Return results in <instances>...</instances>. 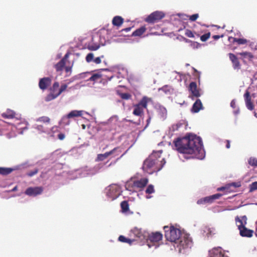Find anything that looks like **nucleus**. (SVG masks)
Returning a JSON list of instances; mask_svg holds the SVG:
<instances>
[{"instance_id":"obj_1","label":"nucleus","mask_w":257,"mask_h":257,"mask_svg":"<svg viewBox=\"0 0 257 257\" xmlns=\"http://www.w3.org/2000/svg\"><path fill=\"white\" fill-rule=\"evenodd\" d=\"M176 150L179 153L187 154L200 153L202 143L200 137L189 134L185 137L177 138L173 142Z\"/></svg>"},{"instance_id":"obj_2","label":"nucleus","mask_w":257,"mask_h":257,"mask_svg":"<svg viewBox=\"0 0 257 257\" xmlns=\"http://www.w3.org/2000/svg\"><path fill=\"white\" fill-rule=\"evenodd\" d=\"M162 151H154L144 162L143 171L152 174L161 170L166 163L165 158L161 156Z\"/></svg>"},{"instance_id":"obj_3","label":"nucleus","mask_w":257,"mask_h":257,"mask_svg":"<svg viewBox=\"0 0 257 257\" xmlns=\"http://www.w3.org/2000/svg\"><path fill=\"white\" fill-rule=\"evenodd\" d=\"M164 229L165 237L168 240L171 242H176L183 234L179 229L175 228L173 226H165L164 227Z\"/></svg>"},{"instance_id":"obj_4","label":"nucleus","mask_w":257,"mask_h":257,"mask_svg":"<svg viewBox=\"0 0 257 257\" xmlns=\"http://www.w3.org/2000/svg\"><path fill=\"white\" fill-rule=\"evenodd\" d=\"M175 243L177 244V247L179 248L180 252L182 249L191 248L193 244L192 239L189 235L185 233H183L178 240Z\"/></svg>"},{"instance_id":"obj_5","label":"nucleus","mask_w":257,"mask_h":257,"mask_svg":"<svg viewBox=\"0 0 257 257\" xmlns=\"http://www.w3.org/2000/svg\"><path fill=\"white\" fill-rule=\"evenodd\" d=\"M149 100L148 97L144 96L138 104L134 105L133 114L136 116H142L144 114V109L147 108Z\"/></svg>"},{"instance_id":"obj_6","label":"nucleus","mask_w":257,"mask_h":257,"mask_svg":"<svg viewBox=\"0 0 257 257\" xmlns=\"http://www.w3.org/2000/svg\"><path fill=\"white\" fill-rule=\"evenodd\" d=\"M165 16V15L163 12L157 11L149 15L145 19V21L149 23H155L162 20Z\"/></svg>"},{"instance_id":"obj_7","label":"nucleus","mask_w":257,"mask_h":257,"mask_svg":"<svg viewBox=\"0 0 257 257\" xmlns=\"http://www.w3.org/2000/svg\"><path fill=\"white\" fill-rule=\"evenodd\" d=\"M162 234L158 232H153L149 234L147 239L148 246L151 247L152 246L155 245V243H158L162 239Z\"/></svg>"},{"instance_id":"obj_8","label":"nucleus","mask_w":257,"mask_h":257,"mask_svg":"<svg viewBox=\"0 0 257 257\" xmlns=\"http://www.w3.org/2000/svg\"><path fill=\"white\" fill-rule=\"evenodd\" d=\"M106 195L111 200L116 199L120 195L119 187L115 185L110 186Z\"/></svg>"},{"instance_id":"obj_9","label":"nucleus","mask_w":257,"mask_h":257,"mask_svg":"<svg viewBox=\"0 0 257 257\" xmlns=\"http://www.w3.org/2000/svg\"><path fill=\"white\" fill-rule=\"evenodd\" d=\"M155 109L158 118L161 120H164L167 117V110L165 107L160 104H157Z\"/></svg>"},{"instance_id":"obj_10","label":"nucleus","mask_w":257,"mask_h":257,"mask_svg":"<svg viewBox=\"0 0 257 257\" xmlns=\"http://www.w3.org/2000/svg\"><path fill=\"white\" fill-rule=\"evenodd\" d=\"M43 191L42 187H29L25 191V194L30 196H36L41 194Z\"/></svg>"},{"instance_id":"obj_11","label":"nucleus","mask_w":257,"mask_h":257,"mask_svg":"<svg viewBox=\"0 0 257 257\" xmlns=\"http://www.w3.org/2000/svg\"><path fill=\"white\" fill-rule=\"evenodd\" d=\"M239 234L242 237H251L253 236V230L248 229L245 226L238 225Z\"/></svg>"},{"instance_id":"obj_12","label":"nucleus","mask_w":257,"mask_h":257,"mask_svg":"<svg viewBox=\"0 0 257 257\" xmlns=\"http://www.w3.org/2000/svg\"><path fill=\"white\" fill-rule=\"evenodd\" d=\"M228 55L232 63L233 68L234 70H239L241 68V64L237 56L231 53H228Z\"/></svg>"},{"instance_id":"obj_13","label":"nucleus","mask_w":257,"mask_h":257,"mask_svg":"<svg viewBox=\"0 0 257 257\" xmlns=\"http://www.w3.org/2000/svg\"><path fill=\"white\" fill-rule=\"evenodd\" d=\"M189 90L191 92L193 97H199L200 96L199 90L197 88V84L195 82H191L189 86Z\"/></svg>"},{"instance_id":"obj_14","label":"nucleus","mask_w":257,"mask_h":257,"mask_svg":"<svg viewBox=\"0 0 257 257\" xmlns=\"http://www.w3.org/2000/svg\"><path fill=\"white\" fill-rule=\"evenodd\" d=\"M52 80L50 77H44L39 80V86L43 90L46 89L51 85Z\"/></svg>"},{"instance_id":"obj_15","label":"nucleus","mask_w":257,"mask_h":257,"mask_svg":"<svg viewBox=\"0 0 257 257\" xmlns=\"http://www.w3.org/2000/svg\"><path fill=\"white\" fill-rule=\"evenodd\" d=\"M118 150H119V148L116 147L109 152H105L104 154H98L97 156L96 161H102L105 159L107 158L109 156L115 153Z\"/></svg>"},{"instance_id":"obj_16","label":"nucleus","mask_w":257,"mask_h":257,"mask_svg":"<svg viewBox=\"0 0 257 257\" xmlns=\"http://www.w3.org/2000/svg\"><path fill=\"white\" fill-rule=\"evenodd\" d=\"M244 98L246 107L249 110H252L254 109V105L251 102V96L248 91H246L244 94Z\"/></svg>"},{"instance_id":"obj_17","label":"nucleus","mask_w":257,"mask_h":257,"mask_svg":"<svg viewBox=\"0 0 257 257\" xmlns=\"http://www.w3.org/2000/svg\"><path fill=\"white\" fill-rule=\"evenodd\" d=\"M83 114L82 110H74L70 111L67 115L63 116V120H67L71 118L81 116Z\"/></svg>"},{"instance_id":"obj_18","label":"nucleus","mask_w":257,"mask_h":257,"mask_svg":"<svg viewBox=\"0 0 257 257\" xmlns=\"http://www.w3.org/2000/svg\"><path fill=\"white\" fill-rule=\"evenodd\" d=\"M132 232L137 239L141 240L145 239L146 237V236L143 233L141 229L135 227L132 230Z\"/></svg>"},{"instance_id":"obj_19","label":"nucleus","mask_w":257,"mask_h":257,"mask_svg":"<svg viewBox=\"0 0 257 257\" xmlns=\"http://www.w3.org/2000/svg\"><path fill=\"white\" fill-rule=\"evenodd\" d=\"M210 257H227L222 251L221 247L213 248L210 253Z\"/></svg>"},{"instance_id":"obj_20","label":"nucleus","mask_w":257,"mask_h":257,"mask_svg":"<svg viewBox=\"0 0 257 257\" xmlns=\"http://www.w3.org/2000/svg\"><path fill=\"white\" fill-rule=\"evenodd\" d=\"M148 179L147 178H143L139 180L135 181L134 182V185L138 188L142 189L144 188L148 183Z\"/></svg>"},{"instance_id":"obj_21","label":"nucleus","mask_w":257,"mask_h":257,"mask_svg":"<svg viewBox=\"0 0 257 257\" xmlns=\"http://www.w3.org/2000/svg\"><path fill=\"white\" fill-rule=\"evenodd\" d=\"M203 106L201 100L197 99L193 105L191 111L193 112L197 113L202 109Z\"/></svg>"},{"instance_id":"obj_22","label":"nucleus","mask_w":257,"mask_h":257,"mask_svg":"<svg viewBox=\"0 0 257 257\" xmlns=\"http://www.w3.org/2000/svg\"><path fill=\"white\" fill-rule=\"evenodd\" d=\"M222 194L220 193H217L209 196H207L204 197L205 199L206 203H211L215 200L219 199L221 196H222Z\"/></svg>"},{"instance_id":"obj_23","label":"nucleus","mask_w":257,"mask_h":257,"mask_svg":"<svg viewBox=\"0 0 257 257\" xmlns=\"http://www.w3.org/2000/svg\"><path fill=\"white\" fill-rule=\"evenodd\" d=\"M89 74H90V72H89L81 73L78 74V75L75 76L70 78V79L67 80L66 84H67V85H69L76 79L84 78L86 76V75H88Z\"/></svg>"},{"instance_id":"obj_24","label":"nucleus","mask_w":257,"mask_h":257,"mask_svg":"<svg viewBox=\"0 0 257 257\" xmlns=\"http://www.w3.org/2000/svg\"><path fill=\"white\" fill-rule=\"evenodd\" d=\"M232 40V43H237L238 45H244L247 44L248 41L244 38H236L232 37H229L228 40Z\"/></svg>"},{"instance_id":"obj_25","label":"nucleus","mask_w":257,"mask_h":257,"mask_svg":"<svg viewBox=\"0 0 257 257\" xmlns=\"http://www.w3.org/2000/svg\"><path fill=\"white\" fill-rule=\"evenodd\" d=\"M123 23V19L120 16H115L112 21L113 26L120 27Z\"/></svg>"},{"instance_id":"obj_26","label":"nucleus","mask_w":257,"mask_h":257,"mask_svg":"<svg viewBox=\"0 0 257 257\" xmlns=\"http://www.w3.org/2000/svg\"><path fill=\"white\" fill-rule=\"evenodd\" d=\"M235 220L237 226L240 225V226H245L246 224L247 218L246 216H243L241 217V218L238 216H236L235 218Z\"/></svg>"},{"instance_id":"obj_27","label":"nucleus","mask_w":257,"mask_h":257,"mask_svg":"<svg viewBox=\"0 0 257 257\" xmlns=\"http://www.w3.org/2000/svg\"><path fill=\"white\" fill-rule=\"evenodd\" d=\"M35 129L40 134L45 133L47 134H50L49 130L48 128L43 125H36L35 127Z\"/></svg>"},{"instance_id":"obj_28","label":"nucleus","mask_w":257,"mask_h":257,"mask_svg":"<svg viewBox=\"0 0 257 257\" xmlns=\"http://www.w3.org/2000/svg\"><path fill=\"white\" fill-rule=\"evenodd\" d=\"M15 112L11 109H8L5 112L2 114V116L3 118L11 119L15 117Z\"/></svg>"},{"instance_id":"obj_29","label":"nucleus","mask_w":257,"mask_h":257,"mask_svg":"<svg viewBox=\"0 0 257 257\" xmlns=\"http://www.w3.org/2000/svg\"><path fill=\"white\" fill-rule=\"evenodd\" d=\"M146 30V28L145 26H142L140 28L137 29L133 33L132 36H141L142 35Z\"/></svg>"},{"instance_id":"obj_30","label":"nucleus","mask_w":257,"mask_h":257,"mask_svg":"<svg viewBox=\"0 0 257 257\" xmlns=\"http://www.w3.org/2000/svg\"><path fill=\"white\" fill-rule=\"evenodd\" d=\"M15 169L11 168L0 167V174L7 175L11 174Z\"/></svg>"},{"instance_id":"obj_31","label":"nucleus","mask_w":257,"mask_h":257,"mask_svg":"<svg viewBox=\"0 0 257 257\" xmlns=\"http://www.w3.org/2000/svg\"><path fill=\"white\" fill-rule=\"evenodd\" d=\"M65 62L63 60H61L58 63L55 65L54 67L57 72L61 71L65 65Z\"/></svg>"},{"instance_id":"obj_32","label":"nucleus","mask_w":257,"mask_h":257,"mask_svg":"<svg viewBox=\"0 0 257 257\" xmlns=\"http://www.w3.org/2000/svg\"><path fill=\"white\" fill-rule=\"evenodd\" d=\"M102 77V75L99 73L93 74L88 79V81L93 82H97Z\"/></svg>"},{"instance_id":"obj_33","label":"nucleus","mask_w":257,"mask_h":257,"mask_svg":"<svg viewBox=\"0 0 257 257\" xmlns=\"http://www.w3.org/2000/svg\"><path fill=\"white\" fill-rule=\"evenodd\" d=\"M118 240L122 242L128 243V244H131L134 241L137 240V239H131L126 238L125 236L123 235H120L118 237Z\"/></svg>"},{"instance_id":"obj_34","label":"nucleus","mask_w":257,"mask_h":257,"mask_svg":"<svg viewBox=\"0 0 257 257\" xmlns=\"http://www.w3.org/2000/svg\"><path fill=\"white\" fill-rule=\"evenodd\" d=\"M58 96V95L57 93H54L53 92H52L51 93L48 94L46 97H45V101H50L51 100H52L56 98H57Z\"/></svg>"},{"instance_id":"obj_35","label":"nucleus","mask_w":257,"mask_h":257,"mask_svg":"<svg viewBox=\"0 0 257 257\" xmlns=\"http://www.w3.org/2000/svg\"><path fill=\"white\" fill-rule=\"evenodd\" d=\"M122 212H126L129 210V205L126 201H123L120 203Z\"/></svg>"},{"instance_id":"obj_36","label":"nucleus","mask_w":257,"mask_h":257,"mask_svg":"<svg viewBox=\"0 0 257 257\" xmlns=\"http://www.w3.org/2000/svg\"><path fill=\"white\" fill-rule=\"evenodd\" d=\"M37 121L42 122L45 123H50L51 121L50 118L46 116H43L37 119Z\"/></svg>"},{"instance_id":"obj_37","label":"nucleus","mask_w":257,"mask_h":257,"mask_svg":"<svg viewBox=\"0 0 257 257\" xmlns=\"http://www.w3.org/2000/svg\"><path fill=\"white\" fill-rule=\"evenodd\" d=\"M238 54L243 57L244 58H247L250 60H251L253 58V55L250 52H248L238 53Z\"/></svg>"},{"instance_id":"obj_38","label":"nucleus","mask_w":257,"mask_h":257,"mask_svg":"<svg viewBox=\"0 0 257 257\" xmlns=\"http://www.w3.org/2000/svg\"><path fill=\"white\" fill-rule=\"evenodd\" d=\"M248 164L253 167H257V159L255 158L251 157L248 161Z\"/></svg>"},{"instance_id":"obj_39","label":"nucleus","mask_w":257,"mask_h":257,"mask_svg":"<svg viewBox=\"0 0 257 257\" xmlns=\"http://www.w3.org/2000/svg\"><path fill=\"white\" fill-rule=\"evenodd\" d=\"M155 189L153 185H149L147 189L146 190V193L148 194H152L154 193Z\"/></svg>"},{"instance_id":"obj_40","label":"nucleus","mask_w":257,"mask_h":257,"mask_svg":"<svg viewBox=\"0 0 257 257\" xmlns=\"http://www.w3.org/2000/svg\"><path fill=\"white\" fill-rule=\"evenodd\" d=\"M58 131V126H56V125H54L53 126H52L51 128V130L49 131V132H50V134H49V135H50L51 136L53 137L54 136V134Z\"/></svg>"},{"instance_id":"obj_41","label":"nucleus","mask_w":257,"mask_h":257,"mask_svg":"<svg viewBox=\"0 0 257 257\" xmlns=\"http://www.w3.org/2000/svg\"><path fill=\"white\" fill-rule=\"evenodd\" d=\"M257 190V182H254L249 185V192H253Z\"/></svg>"},{"instance_id":"obj_42","label":"nucleus","mask_w":257,"mask_h":257,"mask_svg":"<svg viewBox=\"0 0 257 257\" xmlns=\"http://www.w3.org/2000/svg\"><path fill=\"white\" fill-rule=\"evenodd\" d=\"M210 37V32H208L207 33H206L203 35H202L201 37H200V40H201V41L202 42H205L206 41L207 39H208Z\"/></svg>"},{"instance_id":"obj_43","label":"nucleus","mask_w":257,"mask_h":257,"mask_svg":"<svg viewBox=\"0 0 257 257\" xmlns=\"http://www.w3.org/2000/svg\"><path fill=\"white\" fill-rule=\"evenodd\" d=\"M67 86H68V85L66 84H62L61 86V87H60V89L59 90L58 92H57L58 96L60 95L63 91L66 90V89L67 88Z\"/></svg>"},{"instance_id":"obj_44","label":"nucleus","mask_w":257,"mask_h":257,"mask_svg":"<svg viewBox=\"0 0 257 257\" xmlns=\"http://www.w3.org/2000/svg\"><path fill=\"white\" fill-rule=\"evenodd\" d=\"M65 70L66 72V77H69L71 74L72 72V66H66L65 67Z\"/></svg>"},{"instance_id":"obj_45","label":"nucleus","mask_w":257,"mask_h":257,"mask_svg":"<svg viewBox=\"0 0 257 257\" xmlns=\"http://www.w3.org/2000/svg\"><path fill=\"white\" fill-rule=\"evenodd\" d=\"M121 98L123 99H129L131 97V95L128 93H122L120 94Z\"/></svg>"},{"instance_id":"obj_46","label":"nucleus","mask_w":257,"mask_h":257,"mask_svg":"<svg viewBox=\"0 0 257 257\" xmlns=\"http://www.w3.org/2000/svg\"><path fill=\"white\" fill-rule=\"evenodd\" d=\"M38 172V169H35L33 170L29 171L27 173V175L29 177H32L34 175L37 174Z\"/></svg>"},{"instance_id":"obj_47","label":"nucleus","mask_w":257,"mask_h":257,"mask_svg":"<svg viewBox=\"0 0 257 257\" xmlns=\"http://www.w3.org/2000/svg\"><path fill=\"white\" fill-rule=\"evenodd\" d=\"M185 34L187 37H188L189 38H194V35L193 33V32L189 29L186 30Z\"/></svg>"},{"instance_id":"obj_48","label":"nucleus","mask_w":257,"mask_h":257,"mask_svg":"<svg viewBox=\"0 0 257 257\" xmlns=\"http://www.w3.org/2000/svg\"><path fill=\"white\" fill-rule=\"evenodd\" d=\"M93 54L92 53H89L87 55L86 57V61L87 62H90L92 60H93Z\"/></svg>"},{"instance_id":"obj_49","label":"nucleus","mask_w":257,"mask_h":257,"mask_svg":"<svg viewBox=\"0 0 257 257\" xmlns=\"http://www.w3.org/2000/svg\"><path fill=\"white\" fill-rule=\"evenodd\" d=\"M59 87V83L58 82H55L51 88V91L55 93V90Z\"/></svg>"},{"instance_id":"obj_50","label":"nucleus","mask_w":257,"mask_h":257,"mask_svg":"<svg viewBox=\"0 0 257 257\" xmlns=\"http://www.w3.org/2000/svg\"><path fill=\"white\" fill-rule=\"evenodd\" d=\"M60 124H63L64 125H67L70 124V120L69 119H68L67 120H63V117L62 118L61 120L59 122Z\"/></svg>"},{"instance_id":"obj_51","label":"nucleus","mask_w":257,"mask_h":257,"mask_svg":"<svg viewBox=\"0 0 257 257\" xmlns=\"http://www.w3.org/2000/svg\"><path fill=\"white\" fill-rule=\"evenodd\" d=\"M199 17V15L198 14H193L189 17V20L191 21L194 22Z\"/></svg>"},{"instance_id":"obj_52","label":"nucleus","mask_w":257,"mask_h":257,"mask_svg":"<svg viewBox=\"0 0 257 257\" xmlns=\"http://www.w3.org/2000/svg\"><path fill=\"white\" fill-rule=\"evenodd\" d=\"M99 47V45H90L88 46V49L91 51H95Z\"/></svg>"},{"instance_id":"obj_53","label":"nucleus","mask_w":257,"mask_h":257,"mask_svg":"<svg viewBox=\"0 0 257 257\" xmlns=\"http://www.w3.org/2000/svg\"><path fill=\"white\" fill-rule=\"evenodd\" d=\"M197 203L198 204H206L205 198H201L200 199H199L197 201Z\"/></svg>"},{"instance_id":"obj_54","label":"nucleus","mask_w":257,"mask_h":257,"mask_svg":"<svg viewBox=\"0 0 257 257\" xmlns=\"http://www.w3.org/2000/svg\"><path fill=\"white\" fill-rule=\"evenodd\" d=\"M65 135L64 134L60 133L58 135V138L60 140H63L65 139Z\"/></svg>"},{"instance_id":"obj_55","label":"nucleus","mask_w":257,"mask_h":257,"mask_svg":"<svg viewBox=\"0 0 257 257\" xmlns=\"http://www.w3.org/2000/svg\"><path fill=\"white\" fill-rule=\"evenodd\" d=\"M93 61L97 64H100L101 62L100 57H98L95 58L93 60Z\"/></svg>"},{"instance_id":"obj_56","label":"nucleus","mask_w":257,"mask_h":257,"mask_svg":"<svg viewBox=\"0 0 257 257\" xmlns=\"http://www.w3.org/2000/svg\"><path fill=\"white\" fill-rule=\"evenodd\" d=\"M230 106L233 108H235L236 107V101L234 100H232L230 103Z\"/></svg>"},{"instance_id":"obj_57","label":"nucleus","mask_w":257,"mask_h":257,"mask_svg":"<svg viewBox=\"0 0 257 257\" xmlns=\"http://www.w3.org/2000/svg\"><path fill=\"white\" fill-rule=\"evenodd\" d=\"M229 186H225V187H221L220 188H217V191H223L225 190H228Z\"/></svg>"},{"instance_id":"obj_58","label":"nucleus","mask_w":257,"mask_h":257,"mask_svg":"<svg viewBox=\"0 0 257 257\" xmlns=\"http://www.w3.org/2000/svg\"><path fill=\"white\" fill-rule=\"evenodd\" d=\"M223 37V35H222L221 36L220 35H214L213 36L212 38L214 39V40H218L220 38H222Z\"/></svg>"},{"instance_id":"obj_59","label":"nucleus","mask_w":257,"mask_h":257,"mask_svg":"<svg viewBox=\"0 0 257 257\" xmlns=\"http://www.w3.org/2000/svg\"><path fill=\"white\" fill-rule=\"evenodd\" d=\"M239 186H240L239 185L237 184L236 183H232L230 185H229L228 186H229V187L230 186H233V187H234V188H235L236 187H239Z\"/></svg>"},{"instance_id":"obj_60","label":"nucleus","mask_w":257,"mask_h":257,"mask_svg":"<svg viewBox=\"0 0 257 257\" xmlns=\"http://www.w3.org/2000/svg\"><path fill=\"white\" fill-rule=\"evenodd\" d=\"M68 56H69V54L68 53H66L65 55V56H64V57L61 60H63L64 62H65L66 63V60L68 58Z\"/></svg>"},{"instance_id":"obj_61","label":"nucleus","mask_w":257,"mask_h":257,"mask_svg":"<svg viewBox=\"0 0 257 257\" xmlns=\"http://www.w3.org/2000/svg\"><path fill=\"white\" fill-rule=\"evenodd\" d=\"M226 148L227 149H229L230 148V141L229 140H226Z\"/></svg>"},{"instance_id":"obj_62","label":"nucleus","mask_w":257,"mask_h":257,"mask_svg":"<svg viewBox=\"0 0 257 257\" xmlns=\"http://www.w3.org/2000/svg\"><path fill=\"white\" fill-rule=\"evenodd\" d=\"M206 230L207 231V234H211L212 231H211V229L210 228L206 227Z\"/></svg>"},{"instance_id":"obj_63","label":"nucleus","mask_w":257,"mask_h":257,"mask_svg":"<svg viewBox=\"0 0 257 257\" xmlns=\"http://www.w3.org/2000/svg\"><path fill=\"white\" fill-rule=\"evenodd\" d=\"M131 27L126 28L125 29H123L121 30V31H125V32H128L131 30Z\"/></svg>"},{"instance_id":"obj_64","label":"nucleus","mask_w":257,"mask_h":257,"mask_svg":"<svg viewBox=\"0 0 257 257\" xmlns=\"http://www.w3.org/2000/svg\"><path fill=\"white\" fill-rule=\"evenodd\" d=\"M17 189H18V186H15V187H14V188L11 190V191H12V192H15V191H17Z\"/></svg>"}]
</instances>
